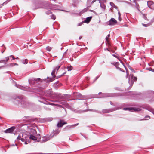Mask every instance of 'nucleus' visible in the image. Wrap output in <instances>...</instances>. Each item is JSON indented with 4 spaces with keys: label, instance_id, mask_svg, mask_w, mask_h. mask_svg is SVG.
<instances>
[{
    "label": "nucleus",
    "instance_id": "obj_10",
    "mask_svg": "<svg viewBox=\"0 0 154 154\" xmlns=\"http://www.w3.org/2000/svg\"><path fill=\"white\" fill-rule=\"evenodd\" d=\"M112 55L113 57H116V58H117V59H118L121 62L122 64L123 65V66H124L125 69L126 70V77L127 78L128 76V70H127L126 66H125L124 63L122 62V60L119 59V57L118 56L116 55H115L114 54H112Z\"/></svg>",
    "mask_w": 154,
    "mask_h": 154
},
{
    "label": "nucleus",
    "instance_id": "obj_64",
    "mask_svg": "<svg viewBox=\"0 0 154 154\" xmlns=\"http://www.w3.org/2000/svg\"><path fill=\"white\" fill-rule=\"evenodd\" d=\"M110 104H111V105H113V103H112V102L111 101H110Z\"/></svg>",
    "mask_w": 154,
    "mask_h": 154
},
{
    "label": "nucleus",
    "instance_id": "obj_16",
    "mask_svg": "<svg viewBox=\"0 0 154 154\" xmlns=\"http://www.w3.org/2000/svg\"><path fill=\"white\" fill-rule=\"evenodd\" d=\"M116 110L114 109H103L102 112L103 113H109Z\"/></svg>",
    "mask_w": 154,
    "mask_h": 154
},
{
    "label": "nucleus",
    "instance_id": "obj_63",
    "mask_svg": "<svg viewBox=\"0 0 154 154\" xmlns=\"http://www.w3.org/2000/svg\"><path fill=\"white\" fill-rule=\"evenodd\" d=\"M46 109H47V110H51L49 108H46Z\"/></svg>",
    "mask_w": 154,
    "mask_h": 154
},
{
    "label": "nucleus",
    "instance_id": "obj_42",
    "mask_svg": "<svg viewBox=\"0 0 154 154\" xmlns=\"http://www.w3.org/2000/svg\"><path fill=\"white\" fill-rule=\"evenodd\" d=\"M153 101H154V97H153L150 100H149L150 102H152Z\"/></svg>",
    "mask_w": 154,
    "mask_h": 154
},
{
    "label": "nucleus",
    "instance_id": "obj_26",
    "mask_svg": "<svg viewBox=\"0 0 154 154\" xmlns=\"http://www.w3.org/2000/svg\"><path fill=\"white\" fill-rule=\"evenodd\" d=\"M43 119H44V120H45V122L51 121L53 119L52 118L50 117V118H44Z\"/></svg>",
    "mask_w": 154,
    "mask_h": 154
},
{
    "label": "nucleus",
    "instance_id": "obj_29",
    "mask_svg": "<svg viewBox=\"0 0 154 154\" xmlns=\"http://www.w3.org/2000/svg\"><path fill=\"white\" fill-rule=\"evenodd\" d=\"M28 60L27 59H25L24 60H22V63L24 64H26L28 63Z\"/></svg>",
    "mask_w": 154,
    "mask_h": 154
},
{
    "label": "nucleus",
    "instance_id": "obj_1",
    "mask_svg": "<svg viewBox=\"0 0 154 154\" xmlns=\"http://www.w3.org/2000/svg\"><path fill=\"white\" fill-rule=\"evenodd\" d=\"M42 79L40 78H33L29 80V83L32 86L33 91H32L35 92L36 93H38L41 95H45L47 97H50L51 93V91H47L44 92L41 87H38L37 85L39 82H42Z\"/></svg>",
    "mask_w": 154,
    "mask_h": 154
},
{
    "label": "nucleus",
    "instance_id": "obj_22",
    "mask_svg": "<svg viewBox=\"0 0 154 154\" xmlns=\"http://www.w3.org/2000/svg\"><path fill=\"white\" fill-rule=\"evenodd\" d=\"M99 2L100 3V7L102 8L103 11H104L105 9L106 6L103 3H102L99 1Z\"/></svg>",
    "mask_w": 154,
    "mask_h": 154
},
{
    "label": "nucleus",
    "instance_id": "obj_48",
    "mask_svg": "<svg viewBox=\"0 0 154 154\" xmlns=\"http://www.w3.org/2000/svg\"><path fill=\"white\" fill-rule=\"evenodd\" d=\"M14 63H11L9 64V66H11V67L13 66H14Z\"/></svg>",
    "mask_w": 154,
    "mask_h": 154
},
{
    "label": "nucleus",
    "instance_id": "obj_47",
    "mask_svg": "<svg viewBox=\"0 0 154 154\" xmlns=\"http://www.w3.org/2000/svg\"><path fill=\"white\" fill-rule=\"evenodd\" d=\"M21 137L19 135L17 138V140L20 139L21 140Z\"/></svg>",
    "mask_w": 154,
    "mask_h": 154
},
{
    "label": "nucleus",
    "instance_id": "obj_36",
    "mask_svg": "<svg viewBox=\"0 0 154 154\" xmlns=\"http://www.w3.org/2000/svg\"><path fill=\"white\" fill-rule=\"evenodd\" d=\"M84 21H82V22H80L77 24V26H81L84 23Z\"/></svg>",
    "mask_w": 154,
    "mask_h": 154
},
{
    "label": "nucleus",
    "instance_id": "obj_25",
    "mask_svg": "<svg viewBox=\"0 0 154 154\" xmlns=\"http://www.w3.org/2000/svg\"><path fill=\"white\" fill-rule=\"evenodd\" d=\"M128 83L130 85V86L131 87L134 83V82L130 78L128 80Z\"/></svg>",
    "mask_w": 154,
    "mask_h": 154
},
{
    "label": "nucleus",
    "instance_id": "obj_34",
    "mask_svg": "<svg viewBox=\"0 0 154 154\" xmlns=\"http://www.w3.org/2000/svg\"><path fill=\"white\" fill-rule=\"evenodd\" d=\"M91 7V6H88L87 8L83 9L84 12H87L89 10V7Z\"/></svg>",
    "mask_w": 154,
    "mask_h": 154
},
{
    "label": "nucleus",
    "instance_id": "obj_7",
    "mask_svg": "<svg viewBox=\"0 0 154 154\" xmlns=\"http://www.w3.org/2000/svg\"><path fill=\"white\" fill-rule=\"evenodd\" d=\"M55 72V69H53L52 72H51V75H52L53 78H50L49 80L47 81L46 79H43L42 81H44L46 82H51L54 80V78L56 76L54 75Z\"/></svg>",
    "mask_w": 154,
    "mask_h": 154
},
{
    "label": "nucleus",
    "instance_id": "obj_23",
    "mask_svg": "<svg viewBox=\"0 0 154 154\" xmlns=\"http://www.w3.org/2000/svg\"><path fill=\"white\" fill-rule=\"evenodd\" d=\"M84 13V11L82 10L80 12L77 11L76 13H73L77 15L80 16L82 14H83Z\"/></svg>",
    "mask_w": 154,
    "mask_h": 154
},
{
    "label": "nucleus",
    "instance_id": "obj_30",
    "mask_svg": "<svg viewBox=\"0 0 154 154\" xmlns=\"http://www.w3.org/2000/svg\"><path fill=\"white\" fill-rule=\"evenodd\" d=\"M131 79L132 80L133 82L136 81L137 80V78L136 77L133 76V75L132 76L131 75Z\"/></svg>",
    "mask_w": 154,
    "mask_h": 154
},
{
    "label": "nucleus",
    "instance_id": "obj_13",
    "mask_svg": "<svg viewBox=\"0 0 154 154\" xmlns=\"http://www.w3.org/2000/svg\"><path fill=\"white\" fill-rule=\"evenodd\" d=\"M79 125V123H76L75 124L69 125H68L66 126L65 128L64 129L65 130H69L71 129L72 128L75 127L77 125Z\"/></svg>",
    "mask_w": 154,
    "mask_h": 154
},
{
    "label": "nucleus",
    "instance_id": "obj_50",
    "mask_svg": "<svg viewBox=\"0 0 154 154\" xmlns=\"http://www.w3.org/2000/svg\"><path fill=\"white\" fill-rule=\"evenodd\" d=\"M81 135L82 136L86 139H87L88 138L87 137L85 136V135H83L81 133Z\"/></svg>",
    "mask_w": 154,
    "mask_h": 154
},
{
    "label": "nucleus",
    "instance_id": "obj_21",
    "mask_svg": "<svg viewBox=\"0 0 154 154\" xmlns=\"http://www.w3.org/2000/svg\"><path fill=\"white\" fill-rule=\"evenodd\" d=\"M92 18V16H91V17H87L86 18V20L84 21V23H88L90 21Z\"/></svg>",
    "mask_w": 154,
    "mask_h": 154
},
{
    "label": "nucleus",
    "instance_id": "obj_35",
    "mask_svg": "<svg viewBox=\"0 0 154 154\" xmlns=\"http://www.w3.org/2000/svg\"><path fill=\"white\" fill-rule=\"evenodd\" d=\"M47 50L48 51H50L51 49V47L48 46L46 47V48Z\"/></svg>",
    "mask_w": 154,
    "mask_h": 154
},
{
    "label": "nucleus",
    "instance_id": "obj_9",
    "mask_svg": "<svg viewBox=\"0 0 154 154\" xmlns=\"http://www.w3.org/2000/svg\"><path fill=\"white\" fill-rule=\"evenodd\" d=\"M117 21L114 18H111L108 21V25L110 26H113L115 25L117 23Z\"/></svg>",
    "mask_w": 154,
    "mask_h": 154
},
{
    "label": "nucleus",
    "instance_id": "obj_18",
    "mask_svg": "<svg viewBox=\"0 0 154 154\" xmlns=\"http://www.w3.org/2000/svg\"><path fill=\"white\" fill-rule=\"evenodd\" d=\"M147 3L148 7L150 9L151 7H152V6L154 3L152 1H147Z\"/></svg>",
    "mask_w": 154,
    "mask_h": 154
},
{
    "label": "nucleus",
    "instance_id": "obj_43",
    "mask_svg": "<svg viewBox=\"0 0 154 154\" xmlns=\"http://www.w3.org/2000/svg\"><path fill=\"white\" fill-rule=\"evenodd\" d=\"M110 37V35L109 34L108 35H107V36L106 37L105 39H106V40L107 41H108V38Z\"/></svg>",
    "mask_w": 154,
    "mask_h": 154
},
{
    "label": "nucleus",
    "instance_id": "obj_40",
    "mask_svg": "<svg viewBox=\"0 0 154 154\" xmlns=\"http://www.w3.org/2000/svg\"><path fill=\"white\" fill-rule=\"evenodd\" d=\"M116 68L117 69H118L119 70H120L121 71H122V72H125L124 71H123V69H122L120 68L118 66H116Z\"/></svg>",
    "mask_w": 154,
    "mask_h": 154
},
{
    "label": "nucleus",
    "instance_id": "obj_24",
    "mask_svg": "<svg viewBox=\"0 0 154 154\" xmlns=\"http://www.w3.org/2000/svg\"><path fill=\"white\" fill-rule=\"evenodd\" d=\"M29 138L33 140H36L37 139L36 137L32 135H30Z\"/></svg>",
    "mask_w": 154,
    "mask_h": 154
},
{
    "label": "nucleus",
    "instance_id": "obj_37",
    "mask_svg": "<svg viewBox=\"0 0 154 154\" xmlns=\"http://www.w3.org/2000/svg\"><path fill=\"white\" fill-rule=\"evenodd\" d=\"M51 18L52 19L55 20L56 18V16L54 14H52L51 16Z\"/></svg>",
    "mask_w": 154,
    "mask_h": 154
},
{
    "label": "nucleus",
    "instance_id": "obj_17",
    "mask_svg": "<svg viewBox=\"0 0 154 154\" xmlns=\"http://www.w3.org/2000/svg\"><path fill=\"white\" fill-rule=\"evenodd\" d=\"M60 131V130L59 129H56L55 130H53V134H51L53 135V137L54 136H56L59 133Z\"/></svg>",
    "mask_w": 154,
    "mask_h": 154
},
{
    "label": "nucleus",
    "instance_id": "obj_15",
    "mask_svg": "<svg viewBox=\"0 0 154 154\" xmlns=\"http://www.w3.org/2000/svg\"><path fill=\"white\" fill-rule=\"evenodd\" d=\"M66 123V122H63V120H60L58 122L57 126L58 127H62L64 124Z\"/></svg>",
    "mask_w": 154,
    "mask_h": 154
},
{
    "label": "nucleus",
    "instance_id": "obj_46",
    "mask_svg": "<svg viewBox=\"0 0 154 154\" xmlns=\"http://www.w3.org/2000/svg\"><path fill=\"white\" fill-rule=\"evenodd\" d=\"M9 57H11L12 58L13 60H14L15 59V58L14 57V56L13 55H11L9 56Z\"/></svg>",
    "mask_w": 154,
    "mask_h": 154
},
{
    "label": "nucleus",
    "instance_id": "obj_52",
    "mask_svg": "<svg viewBox=\"0 0 154 154\" xmlns=\"http://www.w3.org/2000/svg\"><path fill=\"white\" fill-rule=\"evenodd\" d=\"M110 5L112 6L113 5L115 6V5L112 2H110Z\"/></svg>",
    "mask_w": 154,
    "mask_h": 154
},
{
    "label": "nucleus",
    "instance_id": "obj_58",
    "mask_svg": "<svg viewBox=\"0 0 154 154\" xmlns=\"http://www.w3.org/2000/svg\"><path fill=\"white\" fill-rule=\"evenodd\" d=\"M89 11H91V12H94L95 11H94V10H88Z\"/></svg>",
    "mask_w": 154,
    "mask_h": 154
},
{
    "label": "nucleus",
    "instance_id": "obj_11",
    "mask_svg": "<svg viewBox=\"0 0 154 154\" xmlns=\"http://www.w3.org/2000/svg\"><path fill=\"white\" fill-rule=\"evenodd\" d=\"M29 136L26 134H23L22 135V137L21 138V141L24 142L26 140H29Z\"/></svg>",
    "mask_w": 154,
    "mask_h": 154
},
{
    "label": "nucleus",
    "instance_id": "obj_55",
    "mask_svg": "<svg viewBox=\"0 0 154 154\" xmlns=\"http://www.w3.org/2000/svg\"><path fill=\"white\" fill-rule=\"evenodd\" d=\"M28 141V140H26L25 141H24V144H28L27 143V141Z\"/></svg>",
    "mask_w": 154,
    "mask_h": 154
},
{
    "label": "nucleus",
    "instance_id": "obj_2",
    "mask_svg": "<svg viewBox=\"0 0 154 154\" xmlns=\"http://www.w3.org/2000/svg\"><path fill=\"white\" fill-rule=\"evenodd\" d=\"M43 8L46 9L58 10L57 6L56 5L50 4L46 2L38 3L35 9Z\"/></svg>",
    "mask_w": 154,
    "mask_h": 154
},
{
    "label": "nucleus",
    "instance_id": "obj_3",
    "mask_svg": "<svg viewBox=\"0 0 154 154\" xmlns=\"http://www.w3.org/2000/svg\"><path fill=\"white\" fill-rule=\"evenodd\" d=\"M13 99L17 101L18 103H21L23 107H27L28 103L23 99V96H16L14 97Z\"/></svg>",
    "mask_w": 154,
    "mask_h": 154
},
{
    "label": "nucleus",
    "instance_id": "obj_20",
    "mask_svg": "<svg viewBox=\"0 0 154 154\" xmlns=\"http://www.w3.org/2000/svg\"><path fill=\"white\" fill-rule=\"evenodd\" d=\"M13 82L15 84V86L17 87L18 88L22 90H23L24 89V87H23L22 86H21V85H20L19 84H17L16 82H15L14 81Z\"/></svg>",
    "mask_w": 154,
    "mask_h": 154
},
{
    "label": "nucleus",
    "instance_id": "obj_53",
    "mask_svg": "<svg viewBox=\"0 0 154 154\" xmlns=\"http://www.w3.org/2000/svg\"><path fill=\"white\" fill-rule=\"evenodd\" d=\"M70 95H68L67 94H65L64 95V96L66 97H70Z\"/></svg>",
    "mask_w": 154,
    "mask_h": 154
},
{
    "label": "nucleus",
    "instance_id": "obj_31",
    "mask_svg": "<svg viewBox=\"0 0 154 154\" xmlns=\"http://www.w3.org/2000/svg\"><path fill=\"white\" fill-rule=\"evenodd\" d=\"M72 68L73 67L71 66H68L67 67V69L68 71H71L72 69Z\"/></svg>",
    "mask_w": 154,
    "mask_h": 154
},
{
    "label": "nucleus",
    "instance_id": "obj_27",
    "mask_svg": "<svg viewBox=\"0 0 154 154\" xmlns=\"http://www.w3.org/2000/svg\"><path fill=\"white\" fill-rule=\"evenodd\" d=\"M146 94H150V95L152 94L154 95V91H146Z\"/></svg>",
    "mask_w": 154,
    "mask_h": 154
},
{
    "label": "nucleus",
    "instance_id": "obj_45",
    "mask_svg": "<svg viewBox=\"0 0 154 154\" xmlns=\"http://www.w3.org/2000/svg\"><path fill=\"white\" fill-rule=\"evenodd\" d=\"M119 63L118 62H116L114 64V65L116 67L117 66H118L119 65Z\"/></svg>",
    "mask_w": 154,
    "mask_h": 154
},
{
    "label": "nucleus",
    "instance_id": "obj_41",
    "mask_svg": "<svg viewBox=\"0 0 154 154\" xmlns=\"http://www.w3.org/2000/svg\"><path fill=\"white\" fill-rule=\"evenodd\" d=\"M149 110L152 112L154 115V109H150Z\"/></svg>",
    "mask_w": 154,
    "mask_h": 154
},
{
    "label": "nucleus",
    "instance_id": "obj_56",
    "mask_svg": "<svg viewBox=\"0 0 154 154\" xmlns=\"http://www.w3.org/2000/svg\"><path fill=\"white\" fill-rule=\"evenodd\" d=\"M151 9L154 10V3L153 4V5L152 7H151L150 8Z\"/></svg>",
    "mask_w": 154,
    "mask_h": 154
},
{
    "label": "nucleus",
    "instance_id": "obj_4",
    "mask_svg": "<svg viewBox=\"0 0 154 154\" xmlns=\"http://www.w3.org/2000/svg\"><path fill=\"white\" fill-rule=\"evenodd\" d=\"M98 94L101 96L100 98H105L107 97H115L121 96L120 94L116 93H102L101 92H99Z\"/></svg>",
    "mask_w": 154,
    "mask_h": 154
},
{
    "label": "nucleus",
    "instance_id": "obj_62",
    "mask_svg": "<svg viewBox=\"0 0 154 154\" xmlns=\"http://www.w3.org/2000/svg\"><path fill=\"white\" fill-rule=\"evenodd\" d=\"M14 65H17V66H18V64L17 63H14Z\"/></svg>",
    "mask_w": 154,
    "mask_h": 154
},
{
    "label": "nucleus",
    "instance_id": "obj_61",
    "mask_svg": "<svg viewBox=\"0 0 154 154\" xmlns=\"http://www.w3.org/2000/svg\"><path fill=\"white\" fill-rule=\"evenodd\" d=\"M119 17L121 16V14L119 12H118Z\"/></svg>",
    "mask_w": 154,
    "mask_h": 154
},
{
    "label": "nucleus",
    "instance_id": "obj_49",
    "mask_svg": "<svg viewBox=\"0 0 154 154\" xmlns=\"http://www.w3.org/2000/svg\"><path fill=\"white\" fill-rule=\"evenodd\" d=\"M48 100L50 101L51 102H57V100H51L49 99H47Z\"/></svg>",
    "mask_w": 154,
    "mask_h": 154
},
{
    "label": "nucleus",
    "instance_id": "obj_57",
    "mask_svg": "<svg viewBox=\"0 0 154 154\" xmlns=\"http://www.w3.org/2000/svg\"><path fill=\"white\" fill-rule=\"evenodd\" d=\"M145 27H147L148 26L147 25V24H142Z\"/></svg>",
    "mask_w": 154,
    "mask_h": 154
},
{
    "label": "nucleus",
    "instance_id": "obj_6",
    "mask_svg": "<svg viewBox=\"0 0 154 154\" xmlns=\"http://www.w3.org/2000/svg\"><path fill=\"white\" fill-rule=\"evenodd\" d=\"M123 110H129L131 111L135 112H140L141 111V109L140 108L136 107H130V108H123Z\"/></svg>",
    "mask_w": 154,
    "mask_h": 154
},
{
    "label": "nucleus",
    "instance_id": "obj_44",
    "mask_svg": "<svg viewBox=\"0 0 154 154\" xmlns=\"http://www.w3.org/2000/svg\"><path fill=\"white\" fill-rule=\"evenodd\" d=\"M128 68H129V69L130 70H131V71H133V72H135V71H134V69L133 68H131L130 66H129L128 67Z\"/></svg>",
    "mask_w": 154,
    "mask_h": 154
},
{
    "label": "nucleus",
    "instance_id": "obj_28",
    "mask_svg": "<svg viewBox=\"0 0 154 154\" xmlns=\"http://www.w3.org/2000/svg\"><path fill=\"white\" fill-rule=\"evenodd\" d=\"M146 94H150V95L152 94L154 95V91H146Z\"/></svg>",
    "mask_w": 154,
    "mask_h": 154
},
{
    "label": "nucleus",
    "instance_id": "obj_38",
    "mask_svg": "<svg viewBox=\"0 0 154 154\" xmlns=\"http://www.w3.org/2000/svg\"><path fill=\"white\" fill-rule=\"evenodd\" d=\"M143 18H144L145 20H148V19H147V17H146V15H145V14H143Z\"/></svg>",
    "mask_w": 154,
    "mask_h": 154
},
{
    "label": "nucleus",
    "instance_id": "obj_5",
    "mask_svg": "<svg viewBox=\"0 0 154 154\" xmlns=\"http://www.w3.org/2000/svg\"><path fill=\"white\" fill-rule=\"evenodd\" d=\"M73 97L75 98L74 99L84 100L87 99V96H82V94L79 93L74 92L73 95Z\"/></svg>",
    "mask_w": 154,
    "mask_h": 154
},
{
    "label": "nucleus",
    "instance_id": "obj_32",
    "mask_svg": "<svg viewBox=\"0 0 154 154\" xmlns=\"http://www.w3.org/2000/svg\"><path fill=\"white\" fill-rule=\"evenodd\" d=\"M61 66V64L58 65L57 66H56L55 68L54 69H55V70H56L57 71L60 68Z\"/></svg>",
    "mask_w": 154,
    "mask_h": 154
},
{
    "label": "nucleus",
    "instance_id": "obj_8",
    "mask_svg": "<svg viewBox=\"0 0 154 154\" xmlns=\"http://www.w3.org/2000/svg\"><path fill=\"white\" fill-rule=\"evenodd\" d=\"M53 137V135L52 134L48 135L45 136L43 137L41 140L42 142H46L52 138Z\"/></svg>",
    "mask_w": 154,
    "mask_h": 154
},
{
    "label": "nucleus",
    "instance_id": "obj_59",
    "mask_svg": "<svg viewBox=\"0 0 154 154\" xmlns=\"http://www.w3.org/2000/svg\"><path fill=\"white\" fill-rule=\"evenodd\" d=\"M149 118V119H150V117L149 116H145V118Z\"/></svg>",
    "mask_w": 154,
    "mask_h": 154
},
{
    "label": "nucleus",
    "instance_id": "obj_54",
    "mask_svg": "<svg viewBox=\"0 0 154 154\" xmlns=\"http://www.w3.org/2000/svg\"><path fill=\"white\" fill-rule=\"evenodd\" d=\"M66 72H65L64 73H63L62 75H61L60 76H58V77L57 78L60 77L61 76L65 74L66 73Z\"/></svg>",
    "mask_w": 154,
    "mask_h": 154
},
{
    "label": "nucleus",
    "instance_id": "obj_14",
    "mask_svg": "<svg viewBox=\"0 0 154 154\" xmlns=\"http://www.w3.org/2000/svg\"><path fill=\"white\" fill-rule=\"evenodd\" d=\"M39 101L44 104L46 105H51L54 106L56 105L52 103H50L48 101H46L45 100L43 99L42 100Z\"/></svg>",
    "mask_w": 154,
    "mask_h": 154
},
{
    "label": "nucleus",
    "instance_id": "obj_51",
    "mask_svg": "<svg viewBox=\"0 0 154 154\" xmlns=\"http://www.w3.org/2000/svg\"><path fill=\"white\" fill-rule=\"evenodd\" d=\"M118 20L119 21H121L122 20V18L121 16L118 17Z\"/></svg>",
    "mask_w": 154,
    "mask_h": 154
},
{
    "label": "nucleus",
    "instance_id": "obj_39",
    "mask_svg": "<svg viewBox=\"0 0 154 154\" xmlns=\"http://www.w3.org/2000/svg\"><path fill=\"white\" fill-rule=\"evenodd\" d=\"M86 110V111H93L95 112H98V111L96 110H93V109L86 110Z\"/></svg>",
    "mask_w": 154,
    "mask_h": 154
},
{
    "label": "nucleus",
    "instance_id": "obj_12",
    "mask_svg": "<svg viewBox=\"0 0 154 154\" xmlns=\"http://www.w3.org/2000/svg\"><path fill=\"white\" fill-rule=\"evenodd\" d=\"M16 128L15 126H12L11 127L7 129L4 131V132L5 133H11L15 130Z\"/></svg>",
    "mask_w": 154,
    "mask_h": 154
},
{
    "label": "nucleus",
    "instance_id": "obj_33",
    "mask_svg": "<svg viewBox=\"0 0 154 154\" xmlns=\"http://www.w3.org/2000/svg\"><path fill=\"white\" fill-rule=\"evenodd\" d=\"M45 13L47 15H48L52 14V12H51V11L50 10H49L48 11H46L45 12Z\"/></svg>",
    "mask_w": 154,
    "mask_h": 154
},
{
    "label": "nucleus",
    "instance_id": "obj_19",
    "mask_svg": "<svg viewBox=\"0 0 154 154\" xmlns=\"http://www.w3.org/2000/svg\"><path fill=\"white\" fill-rule=\"evenodd\" d=\"M9 60V57H5V60H0V63H3L4 64H6L7 62Z\"/></svg>",
    "mask_w": 154,
    "mask_h": 154
},
{
    "label": "nucleus",
    "instance_id": "obj_60",
    "mask_svg": "<svg viewBox=\"0 0 154 154\" xmlns=\"http://www.w3.org/2000/svg\"><path fill=\"white\" fill-rule=\"evenodd\" d=\"M119 17L121 16V14L119 12H118Z\"/></svg>",
    "mask_w": 154,
    "mask_h": 154
}]
</instances>
